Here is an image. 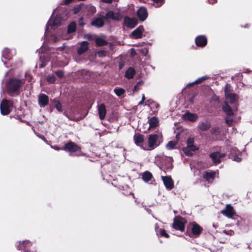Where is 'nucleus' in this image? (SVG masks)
Here are the masks:
<instances>
[{"label": "nucleus", "mask_w": 252, "mask_h": 252, "mask_svg": "<svg viewBox=\"0 0 252 252\" xmlns=\"http://www.w3.org/2000/svg\"><path fill=\"white\" fill-rule=\"evenodd\" d=\"M104 17H99L94 18L91 22L92 25L97 28H100L104 25Z\"/></svg>", "instance_id": "4be33fe9"}, {"label": "nucleus", "mask_w": 252, "mask_h": 252, "mask_svg": "<svg viewBox=\"0 0 252 252\" xmlns=\"http://www.w3.org/2000/svg\"><path fill=\"white\" fill-rule=\"evenodd\" d=\"M16 54V50L14 49H9L8 48H4L3 50L2 57L5 59L10 60Z\"/></svg>", "instance_id": "f8f14e48"}, {"label": "nucleus", "mask_w": 252, "mask_h": 252, "mask_svg": "<svg viewBox=\"0 0 252 252\" xmlns=\"http://www.w3.org/2000/svg\"><path fill=\"white\" fill-rule=\"evenodd\" d=\"M62 150L69 152L70 153L69 155L71 156L74 155L77 156L83 155V154L80 151V148L72 142H69L66 143L64 147L62 148Z\"/></svg>", "instance_id": "20e7f679"}, {"label": "nucleus", "mask_w": 252, "mask_h": 252, "mask_svg": "<svg viewBox=\"0 0 252 252\" xmlns=\"http://www.w3.org/2000/svg\"><path fill=\"white\" fill-rule=\"evenodd\" d=\"M47 80L48 82L53 83L55 82L56 78L54 75H51L47 77Z\"/></svg>", "instance_id": "a19ab883"}, {"label": "nucleus", "mask_w": 252, "mask_h": 252, "mask_svg": "<svg viewBox=\"0 0 252 252\" xmlns=\"http://www.w3.org/2000/svg\"><path fill=\"white\" fill-rule=\"evenodd\" d=\"M183 118L185 120L194 122L197 120V116L196 114L187 112L183 115Z\"/></svg>", "instance_id": "b1692460"}, {"label": "nucleus", "mask_w": 252, "mask_h": 252, "mask_svg": "<svg viewBox=\"0 0 252 252\" xmlns=\"http://www.w3.org/2000/svg\"><path fill=\"white\" fill-rule=\"evenodd\" d=\"M135 73V70L132 67H129L126 71L125 76L128 79H131L133 77Z\"/></svg>", "instance_id": "c85d7f7f"}, {"label": "nucleus", "mask_w": 252, "mask_h": 252, "mask_svg": "<svg viewBox=\"0 0 252 252\" xmlns=\"http://www.w3.org/2000/svg\"><path fill=\"white\" fill-rule=\"evenodd\" d=\"M194 139L192 137H189L187 141V147L183 149L184 153L187 156H191L192 152L197 151L198 148L194 145Z\"/></svg>", "instance_id": "423d86ee"}, {"label": "nucleus", "mask_w": 252, "mask_h": 252, "mask_svg": "<svg viewBox=\"0 0 252 252\" xmlns=\"http://www.w3.org/2000/svg\"><path fill=\"white\" fill-rule=\"evenodd\" d=\"M178 139L177 138V135H176V139L174 140L170 141L166 145V148L168 150L173 149L177 143Z\"/></svg>", "instance_id": "473e14b6"}, {"label": "nucleus", "mask_w": 252, "mask_h": 252, "mask_svg": "<svg viewBox=\"0 0 252 252\" xmlns=\"http://www.w3.org/2000/svg\"><path fill=\"white\" fill-rule=\"evenodd\" d=\"M42 139L44 140L45 141H46L45 139L44 138H42Z\"/></svg>", "instance_id": "774afa93"}, {"label": "nucleus", "mask_w": 252, "mask_h": 252, "mask_svg": "<svg viewBox=\"0 0 252 252\" xmlns=\"http://www.w3.org/2000/svg\"><path fill=\"white\" fill-rule=\"evenodd\" d=\"M208 1L210 3H214L217 1V0H208Z\"/></svg>", "instance_id": "864d4df0"}, {"label": "nucleus", "mask_w": 252, "mask_h": 252, "mask_svg": "<svg viewBox=\"0 0 252 252\" xmlns=\"http://www.w3.org/2000/svg\"><path fill=\"white\" fill-rule=\"evenodd\" d=\"M135 54H136L135 52L134 51V50L133 49H132V51H131V55L134 56Z\"/></svg>", "instance_id": "bf43d9fd"}, {"label": "nucleus", "mask_w": 252, "mask_h": 252, "mask_svg": "<svg viewBox=\"0 0 252 252\" xmlns=\"http://www.w3.org/2000/svg\"><path fill=\"white\" fill-rule=\"evenodd\" d=\"M74 12L75 13H77L78 12V10L76 8L74 9Z\"/></svg>", "instance_id": "69168bd1"}, {"label": "nucleus", "mask_w": 252, "mask_h": 252, "mask_svg": "<svg viewBox=\"0 0 252 252\" xmlns=\"http://www.w3.org/2000/svg\"><path fill=\"white\" fill-rule=\"evenodd\" d=\"M79 25L81 26H83L85 25V23L83 22V19L82 18L79 20Z\"/></svg>", "instance_id": "09e8293b"}, {"label": "nucleus", "mask_w": 252, "mask_h": 252, "mask_svg": "<svg viewBox=\"0 0 252 252\" xmlns=\"http://www.w3.org/2000/svg\"><path fill=\"white\" fill-rule=\"evenodd\" d=\"M221 213L228 218H231L235 213L232 206L230 204L226 205L224 209L221 211Z\"/></svg>", "instance_id": "1a4fd4ad"}, {"label": "nucleus", "mask_w": 252, "mask_h": 252, "mask_svg": "<svg viewBox=\"0 0 252 252\" xmlns=\"http://www.w3.org/2000/svg\"><path fill=\"white\" fill-rule=\"evenodd\" d=\"M234 160L239 162H240L241 161V158H239V157H238V156H235L234 158Z\"/></svg>", "instance_id": "8fccbe9b"}, {"label": "nucleus", "mask_w": 252, "mask_h": 252, "mask_svg": "<svg viewBox=\"0 0 252 252\" xmlns=\"http://www.w3.org/2000/svg\"><path fill=\"white\" fill-rule=\"evenodd\" d=\"M160 135L156 134H151L149 136L148 144L143 146L145 150H151L157 147L159 143Z\"/></svg>", "instance_id": "7ed1b4c3"}, {"label": "nucleus", "mask_w": 252, "mask_h": 252, "mask_svg": "<svg viewBox=\"0 0 252 252\" xmlns=\"http://www.w3.org/2000/svg\"><path fill=\"white\" fill-rule=\"evenodd\" d=\"M225 156L224 154H221L220 152H213L210 155V158L215 163H219L220 162V159Z\"/></svg>", "instance_id": "a211bd4d"}, {"label": "nucleus", "mask_w": 252, "mask_h": 252, "mask_svg": "<svg viewBox=\"0 0 252 252\" xmlns=\"http://www.w3.org/2000/svg\"><path fill=\"white\" fill-rule=\"evenodd\" d=\"M88 49V43L87 41H83L80 48L78 50V53L80 55L85 52Z\"/></svg>", "instance_id": "cd10ccee"}, {"label": "nucleus", "mask_w": 252, "mask_h": 252, "mask_svg": "<svg viewBox=\"0 0 252 252\" xmlns=\"http://www.w3.org/2000/svg\"><path fill=\"white\" fill-rule=\"evenodd\" d=\"M218 172L216 171H207L205 172L203 175V178L207 182L212 183L214 179L218 177Z\"/></svg>", "instance_id": "9d476101"}, {"label": "nucleus", "mask_w": 252, "mask_h": 252, "mask_svg": "<svg viewBox=\"0 0 252 252\" xmlns=\"http://www.w3.org/2000/svg\"><path fill=\"white\" fill-rule=\"evenodd\" d=\"M103 2L106 3H111L112 1V0H102Z\"/></svg>", "instance_id": "5fc2aeb1"}, {"label": "nucleus", "mask_w": 252, "mask_h": 252, "mask_svg": "<svg viewBox=\"0 0 252 252\" xmlns=\"http://www.w3.org/2000/svg\"><path fill=\"white\" fill-rule=\"evenodd\" d=\"M95 43L97 46H101L107 44V42L103 38L98 37L95 39Z\"/></svg>", "instance_id": "c9c22d12"}, {"label": "nucleus", "mask_w": 252, "mask_h": 252, "mask_svg": "<svg viewBox=\"0 0 252 252\" xmlns=\"http://www.w3.org/2000/svg\"><path fill=\"white\" fill-rule=\"evenodd\" d=\"M62 20L61 17L60 15L57 16L55 18L52 16L47 24L45 35L47 36L48 32L52 29H54V27L60 25L62 23Z\"/></svg>", "instance_id": "39448f33"}, {"label": "nucleus", "mask_w": 252, "mask_h": 252, "mask_svg": "<svg viewBox=\"0 0 252 252\" xmlns=\"http://www.w3.org/2000/svg\"><path fill=\"white\" fill-rule=\"evenodd\" d=\"M46 63H42L40 66L41 67H44Z\"/></svg>", "instance_id": "052dcab7"}, {"label": "nucleus", "mask_w": 252, "mask_h": 252, "mask_svg": "<svg viewBox=\"0 0 252 252\" xmlns=\"http://www.w3.org/2000/svg\"><path fill=\"white\" fill-rule=\"evenodd\" d=\"M55 106L58 111H59V112L63 111L62 106L60 102L56 101L55 102Z\"/></svg>", "instance_id": "ea45409f"}, {"label": "nucleus", "mask_w": 252, "mask_h": 252, "mask_svg": "<svg viewBox=\"0 0 252 252\" xmlns=\"http://www.w3.org/2000/svg\"><path fill=\"white\" fill-rule=\"evenodd\" d=\"M98 111L99 118L101 120H103L106 115V109L103 104H101L98 107Z\"/></svg>", "instance_id": "393cba45"}, {"label": "nucleus", "mask_w": 252, "mask_h": 252, "mask_svg": "<svg viewBox=\"0 0 252 252\" xmlns=\"http://www.w3.org/2000/svg\"><path fill=\"white\" fill-rule=\"evenodd\" d=\"M192 233L193 235L198 236L200 234L202 228L195 222H192L190 224Z\"/></svg>", "instance_id": "aec40b11"}, {"label": "nucleus", "mask_w": 252, "mask_h": 252, "mask_svg": "<svg viewBox=\"0 0 252 252\" xmlns=\"http://www.w3.org/2000/svg\"><path fill=\"white\" fill-rule=\"evenodd\" d=\"M144 102V100H141L138 103V105H141Z\"/></svg>", "instance_id": "680f3d73"}, {"label": "nucleus", "mask_w": 252, "mask_h": 252, "mask_svg": "<svg viewBox=\"0 0 252 252\" xmlns=\"http://www.w3.org/2000/svg\"><path fill=\"white\" fill-rule=\"evenodd\" d=\"M155 230L157 233V235L159 237H164L165 238H168L169 237V235L168 233H167L165 230L159 228L158 224H156L155 225Z\"/></svg>", "instance_id": "5701e85b"}, {"label": "nucleus", "mask_w": 252, "mask_h": 252, "mask_svg": "<svg viewBox=\"0 0 252 252\" xmlns=\"http://www.w3.org/2000/svg\"><path fill=\"white\" fill-rule=\"evenodd\" d=\"M195 44L197 46L204 47L207 44V39L206 37L203 35L197 36L195 39Z\"/></svg>", "instance_id": "ddd939ff"}, {"label": "nucleus", "mask_w": 252, "mask_h": 252, "mask_svg": "<svg viewBox=\"0 0 252 252\" xmlns=\"http://www.w3.org/2000/svg\"><path fill=\"white\" fill-rule=\"evenodd\" d=\"M114 92L118 96H121L125 93V90L123 89H115Z\"/></svg>", "instance_id": "58836bf2"}, {"label": "nucleus", "mask_w": 252, "mask_h": 252, "mask_svg": "<svg viewBox=\"0 0 252 252\" xmlns=\"http://www.w3.org/2000/svg\"><path fill=\"white\" fill-rule=\"evenodd\" d=\"M72 0H65V4H68L69 3H70Z\"/></svg>", "instance_id": "13d9d810"}, {"label": "nucleus", "mask_w": 252, "mask_h": 252, "mask_svg": "<svg viewBox=\"0 0 252 252\" xmlns=\"http://www.w3.org/2000/svg\"><path fill=\"white\" fill-rule=\"evenodd\" d=\"M98 56L102 57L106 55V52L104 51H100L97 53Z\"/></svg>", "instance_id": "c03bdc74"}, {"label": "nucleus", "mask_w": 252, "mask_h": 252, "mask_svg": "<svg viewBox=\"0 0 252 252\" xmlns=\"http://www.w3.org/2000/svg\"><path fill=\"white\" fill-rule=\"evenodd\" d=\"M152 178V175L149 172H145L143 174L142 179L145 182H148Z\"/></svg>", "instance_id": "f704fd0d"}, {"label": "nucleus", "mask_w": 252, "mask_h": 252, "mask_svg": "<svg viewBox=\"0 0 252 252\" xmlns=\"http://www.w3.org/2000/svg\"><path fill=\"white\" fill-rule=\"evenodd\" d=\"M225 98L227 100H229L230 103H234L237 98V95L235 94H228L227 95H225Z\"/></svg>", "instance_id": "2f4dec72"}, {"label": "nucleus", "mask_w": 252, "mask_h": 252, "mask_svg": "<svg viewBox=\"0 0 252 252\" xmlns=\"http://www.w3.org/2000/svg\"><path fill=\"white\" fill-rule=\"evenodd\" d=\"M22 82L17 79H10L6 84V88L9 94L13 96L19 91Z\"/></svg>", "instance_id": "f03ea898"}, {"label": "nucleus", "mask_w": 252, "mask_h": 252, "mask_svg": "<svg viewBox=\"0 0 252 252\" xmlns=\"http://www.w3.org/2000/svg\"><path fill=\"white\" fill-rule=\"evenodd\" d=\"M122 18L119 12L114 13L112 11H109L105 15L106 19H111L115 21H119Z\"/></svg>", "instance_id": "dca6fc26"}, {"label": "nucleus", "mask_w": 252, "mask_h": 252, "mask_svg": "<svg viewBox=\"0 0 252 252\" xmlns=\"http://www.w3.org/2000/svg\"><path fill=\"white\" fill-rule=\"evenodd\" d=\"M13 107L12 103L6 99H3L0 105L1 114L3 115L8 114Z\"/></svg>", "instance_id": "0eeeda50"}, {"label": "nucleus", "mask_w": 252, "mask_h": 252, "mask_svg": "<svg viewBox=\"0 0 252 252\" xmlns=\"http://www.w3.org/2000/svg\"><path fill=\"white\" fill-rule=\"evenodd\" d=\"M154 2V5L156 7L161 6L164 3L165 0H152Z\"/></svg>", "instance_id": "e433bc0d"}, {"label": "nucleus", "mask_w": 252, "mask_h": 252, "mask_svg": "<svg viewBox=\"0 0 252 252\" xmlns=\"http://www.w3.org/2000/svg\"><path fill=\"white\" fill-rule=\"evenodd\" d=\"M208 78V77L207 76H204L200 77V78H198L197 79H196L194 82L189 83L187 85V86H189L193 85L195 84H200L202 82H203V81H204L205 80H206V79H207Z\"/></svg>", "instance_id": "c756f323"}, {"label": "nucleus", "mask_w": 252, "mask_h": 252, "mask_svg": "<svg viewBox=\"0 0 252 252\" xmlns=\"http://www.w3.org/2000/svg\"><path fill=\"white\" fill-rule=\"evenodd\" d=\"M186 220L184 219L179 217L174 219L173 227L176 230L183 231L185 229Z\"/></svg>", "instance_id": "6e6552de"}, {"label": "nucleus", "mask_w": 252, "mask_h": 252, "mask_svg": "<svg viewBox=\"0 0 252 252\" xmlns=\"http://www.w3.org/2000/svg\"><path fill=\"white\" fill-rule=\"evenodd\" d=\"M225 95H227L228 94H232L231 92L232 91V87L231 86L227 84L225 87Z\"/></svg>", "instance_id": "4c0bfd02"}, {"label": "nucleus", "mask_w": 252, "mask_h": 252, "mask_svg": "<svg viewBox=\"0 0 252 252\" xmlns=\"http://www.w3.org/2000/svg\"><path fill=\"white\" fill-rule=\"evenodd\" d=\"M225 122L228 126H231L233 123L232 119L228 118H226Z\"/></svg>", "instance_id": "a18cd8bd"}, {"label": "nucleus", "mask_w": 252, "mask_h": 252, "mask_svg": "<svg viewBox=\"0 0 252 252\" xmlns=\"http://www.w3.org/2000/svg\"><path fill=\"white\" fill-rule=\"evenodd\" d=\"M48 97L45 94H40L38 97L39 104L41 107H44L48 103Z\"/></svg>", "instance_id": "412c9836"}, {"label": "nucleus", "mask_w": 252, "mask_h": 252, "mask_svg": "<svg viewBox=\"0 0 252 252\" xmlns=\"http://www.w3.org/2000/svg\"><path fill=\"white\" fill-rule=\"evenodd\" d=\"M155 163L160 168L166 172V170H170L173 167V158L164 155H158L155 158Z\"/></svg>", "instance_id": "f257e3e1"}, {"label": "nucleus", "mask_w": 252, "mask_h": 252, "mask_svg": "<svg viewBox=\"0 0 252 252\" xmlns=\"http://www.w3.org/2000/svg\"><path fill=\"white\" fill-rule=\"evenodd\" d=\"M153 104L157 108H158L159 105L158 103L154 102Z\"/></svg>", "instance_id": "4d7b16f0"}, {"label": "nucleus", "mask_w": 252, "mask_h": 252, "mask_svg": "<svg viewBox=\"0 0 252 252\" xmlns=\"http://www.w3.org/2000/svg\"><path fill=\"white\" fill-rule=\"evenodd\" d=\"M149 128H155L158 126L159 122L158 119L157 117H153L149 120Z\"/></svg>", "instance_id": "bb28decb"}, {"label": "nucleus", "mask_w": 252, "mask_h": 252, "mask_svg": "<svg viewBox=\"0 0 252 252\" xmlns=\"http://www.w3.org/2000/svg\"><path fill=\"white\" fill-rule=\"evenodd\" d=\"M56 75L60 78L63 77V72L61 70H58L56 72Z\"/></svg>", "instance_id": "37998d69"}, {"label": "nucleus", "mask_w": 252, "mask_h": 252, "mask_svg": "<svg viewBox=\"0 0 252 252\" xmlns=\"http://www.w3.org/2000/svg\"><path fill=\"white\" fill-rule=\"evenodd\" d=\"M222 109L223 111L229 116L232 115L233 112L230 106L228 105L226 102L225 103L224 105L222 106Z\"/></svg>", "instance_id": "7c9ffc66"}, {"label": "nucleus", "mask_w": 252, "mask_h": 252, "mask_svg": "<svg viewBox=\"0 0 252 252\" xmlns=\"http://www.w3.org/2000/svg\"><path fill=\"white\" fill-rule=\"evenodd\" d=\"M134 140L135 141V143L137 146H140L143 149V146H145L146 143H144V137L143 135L140 134H135L134 136Z\"/></svg>", "instance_id": "6ab92c4d"}, {"label": "nucleus", "mask_w": 252, "mask_h": 252, "mask_svg": "<svg viewBox=\"0 0 252 252\" xmlns=\"http://www.w3.org/2000/svg\"><path fill=\"white\" fill-rule=\"evenodd\" d=\"M64 115L65 116H66V117H68L67 115L66 114V113L65 112L64 113Z\"/></svg>", "instance_id": "338daca9"}, {"label": "nucleus", "mask_w": 252, "mask_h": 252, "mask_svg": "<svg viewBox=\"0 0 252 252\" xmlns=\"http://www.w3.org/2000/svg\"><path fill=\"white\" fill-rule=\"evenodd\" d=\"M76 29V24L74 22H72L68 26L67 33L70 34L75 32Z\"/></svg>", "instance_id": "72a5a7b5"}, {"label": "nucleus", "mask_w": 252, "mask_h": 252, "mask_svg": "<svg viewBox=\"0 0 252 252\" xmlns=\"http://www.w3.org/2000/svg\"><path fill=\"white\" fill-rule=\"evenodd\" d=\"M145 98V95L144 94H143L142 97V100L144 101Z\"/></svg>", "instance_id": "e2e57ef3"}, {"label": "nucleus", "mask_w": 252, "mask_h": 252, "mask_svg": "<svg viewBox=\"0 0 252 252\" xmlns=\"http://www.w3.org/2000/svg\"><path fill=\"white\" fill-rule=\"evenodd\" d=\"M144 31V28L143 26H139L134 30L131 34V36L133 38L139 39L141 38L143 32Z\"/></svg>", "instance_id": "f3484780"}, {"label": "nucleus", "mask_w": 252, "mask_h": 252, "mask_svg": "<svg viewBox=\"0 0 252 252\" xmlns=\"http://www.w3.org/2000/svg\"><path fill=\"white\" fill-rule=\"evenodd\" d=\"M51 147L57 151H59L61 149V148L57 146H51Z\"/></svg>", "instance_id": "603ef678"}, {"label": "nucleus", "mask_w": 252, "mask_h": 252, "mask_svg": "<svg viewBox=\"0 0 252 252\" xmlns=\"http://www.w3.org/2000/svg\"><path fill=\"white\" fill-rule=\"evenodd\" d=\"M52 38H53V40H54V41L55 42H56V41L58 40V39H57V38L55 36H54H54H53Z\"/></svg>", "instance_id": "6e6d98bb"}, {"label": "nucleus", "mask_w": 252, "mask_h": 252, "mask_svg": "<svg viewBox=\"0 0 252 252\" xmlns=\"http://www.w3.org/2000/svg\"><path fill=\"white\" fill-rule=\"evenodd\" d=\"M223 232L225 233L226 234H229V235H232L233 233V231H232V230H230V231H228L224 230V231H223Z\"/></svg>", "instance_id": "3c124183"}, {"label": "nucleus", "mask_w": 252, "mask_h": 252, "mask_svg": "<svg viewBox=\"0 0 252 252\" xmlns=\"http://www.w3.org/2000/svg\"><path fill=\"white\" fill-rule=\"evenodd\" d=\"M210 127L211 124L207 121L202 122L200 123L198 126V127L202 131L207 130L209 129Z\"/></svg>", "instance_id": "a878e982"}, {"label": "nucleus", "mask_w": 252, "mask_h": 252, "mask_svg": "<svg viewBox=\"0 0 252 252\" xmlns=\"http://www.w3.org/2000/svg\"><path fill=\"white\" fill-rule=\"evenodd\" d=\"M67 63H68V60L66 59V61L65 62L60 63H59L57 64V65L60 66H64V65H66L67 64Z\"/></svg>", "instance_id": "49530a36"}, {"label": "nucleus", "mask_w": 252, "mask_h": 252, "mask_svg": "<svg viewBox=\"0 0 252 252\" xmlns=\"http://www.w3.org/2000/svg\"><path fill=\"white\" fill-rule=\"evenodd\" d=\"M162 180L166 188L171 190L173 188L174 183L172 179L168 176H162Z\"/></svg>", "instance_id": "2eb2a0df"}, {"label": "nucleus", "mask_w": 252, "mask_h": 252, "mask_svg": "<svg viewBox=\"0 0 252 252\" xmlns=\"http://www.w3.org/2000/svg\"><path fill=\"white\" fill-rule=\"evenodd\" d=\"M144 83L143 81H139L137 84L136 85L134 86V89H133V91H136L137 90L139 89V88L140 86H141L142 85H143Z\"/></svg>", "instance_id": "79ce46f5"}, {"label": "nucleus", "mask_w": 252, "mask_h": 252, "mask_svg": "<svg viewBox=\"0 0 252 252\" xmlns=\"http://www.w3.org/2000/svg\"><path fill=\"white\" fill-rule=\"evenodd\" d=\"M140 52L145 56L148 53V50L146 48L142 49L140 50Z\"/></svg>", "instance_id": "de8ad7c7"}, {"label": "nucleus", "mask_w": 252, "mask_h": 252, "mask_svg": "<svg viewBox=\"0 0 252 252\" xmlns=\"http://www.w3.org/2000/svg\"><path fill=\"white\" fill-rule=\"evenodd\" d=\"M63 38L64 39H68L69 38L68 37H63Z\"/></svg>", "instance_id": "0e129e2a"}, {"label": "nucleus", "mask_w": 252, "mask_h": 252, "mask_svg": "<svg viewBox=\"0 0 252 252\" xmlns=\"http://www.w3.org/2000/svg\"><path fill=\"white\" fill-rule=\"evenodd\" d=\"M137 15L141 21H144L148 17L147 9L143 6L140 7L137 11Z\"/></svg>", "instance_id": "9b49d317"}, {"label": "nucleus", "mask_w": 252, "mask_h": 252, "mask_svg": "<svg viewBox=\"0 0 252 252\" xmlns=\"http://www.w3.org/2000/svg\"><path fill=\"white\" fill-rule=\"evenodd\" d=\"M137 20L135 18H129L125 17L124 18V24L128 28H133L137 24Z\"/></svg>", "instance_id": "4468645a"}]
</instances>
